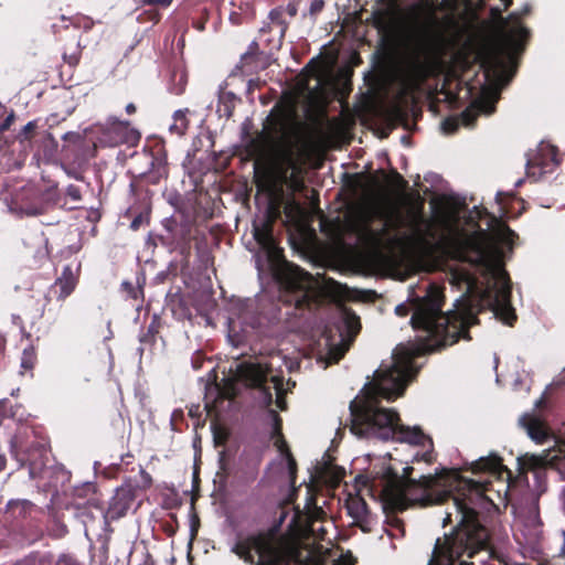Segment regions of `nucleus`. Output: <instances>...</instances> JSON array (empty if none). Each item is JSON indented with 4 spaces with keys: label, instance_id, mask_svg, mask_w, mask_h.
<instances>
[{
    "label": "nucleus",
    "instance_id": "774afa93",
    "mask_svg": "<svg viewBox=\"0 0 565 565\" xmlns=\"http://www.w3.org/2000/svg\"><path fill=\"white\" fill-rule=\"evenodd\" d=\"M295 522H296V515L292 518L291 524H294Z\"/></svg>",
    "mask_w": 565,
    "mask_h": 565
},
{
    "label": "nucleus",
    "instance_id": "393cba45",
    "mask_svg": "<svg viewBox=\"0 0 565 565\" xmlns=\"http://www.w3.org/2000/svg\"><path fill=\"white\" fill-rule=\"evenodd\" d=\"M473 471L497 472L501 468V459L497 455L481 457L472 465Z\"/></svg>",
    "mask_w": 565,
    "mask_h": 565
},
{
    "label": "nucleus",
    "instance_id": "423d86ee",
    "mask_svg": "<svg viewBox=\"0 0 565 565\" xmlns=\"http://www.w3.org/2000/svg\"><path fill=\"white\" fill-rule=\"evenodd\" d=\"M93 132L99 134V142L115 147L121 143H136L140 135L130 127L129 121L119 120L116 117H109L104 124H96L92 128Z\"/></svg>",
    "mask_w": 565,
    "mask_h": 565
},
{
    "label": "nucleus",
    "instance_id": "c9c22d12",
    "mask_svg": "<svg viewBox=\"0 0 565 565\" xmlns=\"http://www.w3.org/2000/svg\"><path fill=\"white\" fill-rule=\"evenodd\" d=\"M14 119V113L11 111L7 117L6 119L0 124V134L4 132L6 130H8L12 124Z\"/></svg>",
    "mask_w": 565,
    "mask_h": 565
},
{
    "label": "nucleus",
    "instance_id": "7c9ffc66",
    "mask_svg": "<svg viewBox=\"0 0 565 565\" xmlns=\"http://www.w3.org/2000/svg\"><path fill=\"white\" fill-rule=\"evenodd\" d=\"M271 382L274 384V388L276 391V403L280 409L285 408V399H284V388H282V379L278 376H271Z\"/></svg>",
    "mask_w": 565,
    "mask_h": 565
},
{
    "label": "nucleus",
    "instance_id": "0eeeda50",
    "mask_svg": "<svg viewBox=\"0 0 565 565\" xmlns=\"http://www.w3.org/2000/svg\"><path fill=\"white\" fill-rule=\"evenodd\" d=\"M372 21L386 41H394L404 32V19L399 8L392 1L372 12Z\"/></svg>",
    "mask_w": 565,
    "mask_h": 565
},
{
    "label": "nucleus",
    "instance_id": "680f3d73",
    "mask_svg": "<svg viewBox=\"0 0 565 565\" xmlns=\"http://www.w3.org/2000/svg\"><path fill=\"white\" fill-rule=\"evenodd\" d=\"M3 348H4V340L0 339V349L3 350Z\"/></svg>",
    "mask_w": 565,
    "mask_h": 565
},
{
    "label": "nucleus",
    "instance_id": "0e129e2a",
    "mask_svg": "<svg viewBox=\"0 0 565 565\" xmlns=\"http://www.w3.org/2000/svg\"><path fill=\"white\" fill-rule=\"evenodd\" d=\"M147 337H148V334H145V335L140 337V342H143Z\"/></svg>",
    "mask_w": 565,
    "mask_h": 565
},
{
    "label": "nucleus",
    "instance_id": "5701e85b",
    "mask_svg": "<svg viewBox=\"0 0 565 565\" xmlns=\"http://www.w3.org/2000/svg\"><path fill=\"white\" fill-rule=\"evenodd\" d=\"M186 83L188 75L183 68L178 67L170 71L167 87L171 94L181 95L185 89Z\"/></svg>",
    "mask_w": 565,
    "mask_h": 565
},
{
    "label": "nucleus",
    "instance_id": "c85d7f7f",
    "mask_svg": "<svg viewBox=\"0 0 565 565\" xmlns=\"http://www.w3.org/2000/svg\"><path fill=\"white\" fill-rule=\"evenodd\" d=\"M385 532L391 537H398L404 535L403 523L399 519L393 516L387 521V527Z\"/></svg>",
    "mask_w": 565,
    "mask_h": 565
},
{
    "label": "nucleus",
    "instance_id": "8fccbe9b",
    "mask_svg": "<svg viewBox=\"0 0 565 565\" xmlns=\"http://www.w3.org/2000/svg\"><path fill=\"white\" fill-rule=\"evenodd\" d=\"M392 220H393V218H390V220H387V221L385 222V227H383V228H382V232H381L382 234H383V232H385V231H386V227H392V228H394V227H393V223L391 222Z\"/></svg>",
    "mask_w": 565,
    "mask_h": 565
},
{
    "label": "nucleus",
    "instance_id": "864d4df0",
    "mask_svg": "<svg viewBox=\"0 0 565 565\" xmlns=\"http://www.w3.org/2000/svg\"><path fill=\"white\" fill-rule=\"evenodd\" d=\"M501 192H498L497 195H495V201L498 204H501L502 203V200H501Z\"/></svg>",
    "mask_w": 565,
    "mask_h": 565
},
{
    "label": "nucleus",
    "instance_id": "39448f33",
    "mask_svg": "<svg viewBox=\"0 0 565 565\" xmlns=\"http://www.w3.org/2000/svg\"><path fill=\"white\" fill-rule=\"evenodd\" d=\"M434 61V50L428 42L417 40L413 43L408 47L404 60L409 81L414 85L423 83L433 72Z\"/></svg>",
    "mask_w": 565,
    "mask_h": 565
},
{
    "label": "nucleus",
    "instance_id": "4d7b16f0",
    "mask_svg": "<svg viewBox=\"0 0 565 565\" xmlns=\"http://www.w3.org/2000/svg\"><path fill=\"white\" fill-rule=\"evenodd\" d=\"M472 289V284L470 281H467V291H470Z\"/></svg>",
    "mask_w": 565,
    "mask_h": 565
},
{
    "label": "nucleus",
    "instance_id": "4be33fe9",
    "mask_svg": "<svg viewBox=\"0 0 565 565\" xmlns=\"http://www.w3.org/2000/svg\"><path fill=\"white\" fill-rule=\"evenodd\" d=\"M349 515L356 522H366L369 510L365 501L360 497H350L347 500Z\"/></svg>",
    "mask_w": 565,
    "mask_h": 565
},
{
    "label": "nucleus",
    "instance_id": "c03bdc74",
    "mask_svg": "<svg viewBox=\"0 0 565 565\" xmlns=\"http://www.w3.org/2000/svg\"><path fill=\"white\" fill-rule=\"evenodd\" d=\"M257 468H258V462H256V463L252 467V469H250V471H249V477H248V478H249L250 480H255V479H256V477H257Z\"/></svg>",
    "mask_w": 565,
    "mask_h": 565
},
{
    "label": "nucleus",
    "instance_id": "13d9d810",
    "mask_svg": "<svg viewBox=\"0 0 565 565\" xmlns=\"http://www.w3.org/2000/svg\"><path fill=\"white\" fill-rule=\"evenodd\" d=\"M492 12H493V15L497 17V15H499L500 10L499 9H492Z\"/></svg>",
    "mask_w": 565,
    "mask_h": 565
},
{
    "label": "nucleus",
    "instance_id": "a18cd8bd",
    "mask_svg": "<svg viewBox=\"0 0 565 565\" xmlns=\"http://www.w3.org/2000/svg\"><path fill=\"white\" fill-rule=\"evenodd\" d=\"M556 385H561L563 383H565V369L563 370V372L559 374V376L555 380L554 382Z\"/></svg>",
    "mask_w": 565,
    "mask_h": 565
},
{
    "label": "nucleus",
    "instance_id": "338daca9",
    "mask_svg": "<svg viewBox=\"0 0 565 565\" xmlns=\"http://www.w3.org/2000/svg\"><path fill=\"white\" fill-rule=\"evenodd\" d=\"M284 519H285V514H282V515L280 516V523L284 521Z\"/></svg>",
    "mask_w": 565,
    "mask_h": 565
},
{
    "label": "nucleus",
    "instance_id": "6ab92c4d",
    "mask_svg": "<svg viewBox=\"0 0 565 565\" xmlns=\"http://www.w3.org/2000/svg\"><path fill=\"white\" fill-rule=\"evenodd\" d=\"M171 232V245L174 250L181 254H186L191 247V235L188 225H175L173 228H168Z\"/></svg>",
    "mask_w": 565,
    "mask_h": 565
},
{
    "label": "nucleus",
    "instance_id": "37998d69",
    "mask_svg": "<svg viewBox=\"0 0 565 565\" xmlns=\"http://www.w3.org/2000/svg\"><path fill=\"white\" fill-rule=\"evenodd\" d=\"M252 551L253 550H248L245 554H243V556H241V558L247 564H254V556Z\"/></svg>",
    "mask_w": 565,
    "mask_h": 565
},
{
    "label": "nucleus",
    "instance_id": "69168bd1",
    "mask_svg": "<svg viewBox=\"0 0 565 565\" xmlns=\"http://www.w3.org/2000/svg\"><path fill=\"white\" fill-rule=\"evenodd\" d=\"M311 501H312V498H308V503H307L306 508L309 509V503H311Z\"/></svg>",
    "mask_w": 565,
    "mask_h": 565
},
{
    "label": "nucleus",
    "instance_id": "79ce46f5",
    "mask_svg": "<svg viewBox=\"0 0 565 565\" xmlns=\"http://www.w3.org/2000/svg\"><path fill=\"white\" fill-rule=\"evenodd\" d=\"M142 223V216L141 215H138L136 216L131 223H130V228L136 231L140 227V224Z\"/></svg>",
    "mask_w": 565,
    "mask_h": 565
},
{
    "label": "nucleus",
    "instance_id": "1a4fd4ad",
    "mask_svg": "<svg viewBox=\"0 0 565 565\" xmlns=\"http://www.w3.org/2000/svg\"><path fill=\"white\" fill-rule=\"evenodd\" d=\"M498 100V96L492 99H480L476 100L470 107L460 114L459 117L447 118L443 122V130L446 134L455 132L460 125L466 127H472L478 115L483 113L486 115L493 114L495 107L494 104Z\"/></svg>",
    "mask_w": 565,
    "mask_h": 565
},
{
    "label": "nucleus",
    "instance_id": "9d476101",
    "mask_svg": "<svg viewBox=\"0 0 565 565\" xmlns=\"http://www.w3.org/2000/svg\"><path fill=\"white\" fill-rule=\"evenodd\" d=\"M268 371L259 363L242 362L237 365V376L247 385L259 390L262 401L266 406L273 402V395L265 386Z\"/></svg>",
    "mask_w": 565,
    "mask_h": 565
},
{
    "label": "nucleus",
    "instance_id": "412c9836",
    "mask_svg": "<svg viewBox=\"0 0 565 565\" xmlns=\"http://www.w3.org/2000/svg\"><path fill=\"white\" fill-rule=\"evenodd\" d=\"M239 98L230 90H221L218 94V102L216 113L220 117L230 118L233 115L236 103Z\"/></svg>",
    "mask_w": 565,
    "mask_h": 565
},
{
    "label": "nucleus",
    "instance_id": "4468645a",
    "mask_svg": "<svg viewBox=\"0 0 565 565\" xmlns=\"http://www.w3.org/2000/svg\"><path fill=\"white\" fill-rule=\"evenodd\" d=\"M13 565H83L74 555L62 553L56 558L47 552H33Z\"/></svg>",
    "mask_w": 565,
    "mask_h": 565
},
{
    "label": "nucleus",
    "instance_id": "f3484780",
    "mask_svg": "<svg viewBox=\"0 0 565 565\" xmlns=\"http://www.w3.org/2000/svg\"><path fill=\"white\" fill-rule=\"evenodd\" d=\"M77 279L71 266H65L61 276L55 280L51 287V291L57 294L58 300L66 299L75 289Z\"/></svg>",
    "mask_w": 565,
    "mask_h": 565
},
{
    "label": "nucleus",
    "instance_id": "e433bc0d",
    "mask_svg": "<svg viewBox=\"0 0 565 565\" xmlns=\"http://www.w3.org/2000/svg\"><path fill=\"white\" fill-rule=\"evenodd\" d=\"M20 505L22 510L26 511L33 507L32 502L29 500H17L10 501L9 507Z\"/></svg>",
    "mask_w": 565,
    "mask_h": 565
},
{
    "label": "nucleus",
    "instance_id": "603ef678",
    "mask_svg": "<svg viewBox=\"0 0 565 565\" xmlns=\"http://www.w3.org/2000/svg\"><path fill=\"white\" fill-rule=\"evenodd\" d=\"M86 518L88 520H84V524H85V527L87 529L88 527V522L94 520V515L93 514H87Z\"/></svg>",
    "mask_w": 565,
    "mask_h": 565
},
{
    "label": "nucleus",
    "instance_id": "c756f323",
    "mask_svg": "<svg viewBox=\"0 0 565 565\" xmlns=\"http://www.w3.org/2000/svg\"><path fill=\"white\" fill-rule=\"evenodd\" d=\"M36 361L35 351L32 347L25 348L21 356V369L32 370Z\"/></svg>",
    "mask_w": 565,
    "mask_h": 565
},
{
    "label": "nucleus",
    "instance_id": "6e6552de",
    "mask_svg": "<svg viewBox=\"0 0 565 565\" xmlns=\"http://www.w3.org/2000/svg\"><path fill=\"white\" fill-rule=\"evenodd\" d=\"M135 487L130 483L118 487L110 499L109 507L105 510L102 505L96 504L100 522L107 525L110 521L122 518L135 500Z\"/></svg>",
    "mask_w": 565,
    "mask_h": 565
},
{
    "label": "nucleus",
    "instance_id": "b1692460",
    "mask_svg": "<svg viewBox=\"0 0 565 565\" xmlns=\"http://www.w3.org/2000/svg\"><path fill=\"white\" fill-rule=\"evenodd\" d=\"M189 109H178L174 111L172 116V124L169 126V131L171 135H175L177 137H182L189 128V120L186 118V114Z\"/></svg>",
    "mask_w": 565,
    "mask_h": 565
},
{
    "label": "nucleus",
    "instance_id": "49530a36",
    "mask_svg": "<svg viewBox=\"0 0 565 565\" xmlns=\"http://www.w3.org/2000/svg\"><path fill=\"white\" fill-rule=\"evenodd\" d=\"M6 466H7V459H6L4 455L0 454V472L2 470H4Z\"/></svg>",
    "mask_w": 565,
    "mask_h": 565
},
{
    "label": "nucleus",
    "instance_id": "4c0bfd02",
    "mask_svg": "<svg viewBox=\"0 0 565 565\" xmlns=\"http://www.w3.org/2000/svg\"><path fill=\"white\" fill-rule=\"evenodd\" d=\"M323 6H324L323 0H312L310 3V13L317 14L318 12H320L322 10Z\"/></svg>",
    "mask_w": 565,
    "mask_h": 565
},
{
    "label": "nucleus",
    "instance_id": "ea45409f",
    "mask_svg": "<svg viewBox=\"0 0 565 565\" xmlns=\"http://www.w3.org/2000/svg\"><path fill=\"white\" fill-rule=\"evenodd\" d=\"M255 60V55L253 53L246 52L242 55L241 62L244 66H247L252 64V62Z\"/></svg>",
    "mask_w": 565,
    "mask_h": 565
},
{
    "label": "nucleus",
    "instance_id": "ddd939ff",
    "mask_svg": "<svg viewBox=\"0 0 565 565\" xmlns=\"http://www.w3.org/2000/svg\"><path fill=\"white\" fill-rule=\"evenodd\" d=\"M267 419L271 423L273 426L271 438L274 439V445L281 455L286 456L289 475L291 481L294 482L296 472V461L292 458L291 454L289 452L287 444L281 435V418L279 417L276 411L268 409Z\"/></svg>",
    "mask_w": 565,
    "mask_h": 565
},
{
    "label": "nucleus",
    "instance_id": "6e6d98bb",
    "mask_svg": "<svg viewBox=\"0 0 565 565\" xmlns=\"http://www.w3.org/2000/svg\"><path fill=\"white\" fill-rule=\"evenodd\" d=\"M523 183V179H519L516 182H515V186L519 188L521 186Z\"/></svg>",
    "mask_w": 565,
    "mask_h": 565
},
{
    "label": "nucleus",
    "instance_id": "09e8293b",
    "mask_svg": "<svg viewBox=\"0 0 565 565\" xmlns=\"http://www.w3.org/2000/svg\"><path fill=\"white\" fill-rule=\"evenodd\" d=\"M34 127H35L34 122H33V121H29V122L24 126L23 130H24L25 132H28V131H30V130L34 129Z\"/></svg>",
    "mask_w": 565,
    "mask_h": 565
},
{
    "label": "nucleus",
    "instance_id": "f704fd0d",
    "mask_svg": "<svg viewBox=\"0 0 565 565\" xmlns=\"http://www.w3.org/2000/svg\"><path fill=\"white\" fill-rule=\"evenodd\" d=\"M63 140L73 143H78L82 141V136L78 132L68 131L63 135Z\"/></svg>",
    "mask_w": 565,
    "mask_h": 565
},
{
    "label": "nucleus",
    "instance_id": "f03ea898",
    "mask_svg": "<svg viewBox=\"0 0 565 565\" xmlns=\"http://www.w3.org/2000/svg\"><path fill=\"white\" fill-rule=\"evenodd\" d=\"M366 486L379 498L384 509L405 510L411 503L430 505L451 502L445 512L443 525L456 523L450 534L437 539L428 565H475L465 559L487 553L489 533L480 524L478 514L493 505L487 497L488 483L462 478L455 470L441 469L418 480L401 477L392 467H382Z\"/></svg>",
    "mask_w": 565,
    "mask_h": 565
},
{
    "label": "nucleus",
    "instance_id": "a19ab883",
    "mask_svg": "<svg viewBox=\"0 0 565 565\" xmlns=\"http://www.w3.org/2000/svg\"><path fill=\"white\" fill-rule=\"evenodd\" d=\"M284 157L288 164L294 163L291 146H287V148L284 150Z\"/></svg>",
    "mask_w": 565,
    "mask_h": 565
},
{
    "label": "nucleus",
    "instance_id": "f8f14e48",
    "mask_svg": "<svg viewBox=\"0 0 565 565\" xmlns=\"http://www.w3.org/2000/svg\"><path fill=\"white\" fill-rule=\"evenodd\" d=\"M559 162L556 148L550 142L541 141L536 153L526 161L527 175H535V172L531 171L533 168L540 169V175L552 172Z\"/></svg>",
    "mask_w": 565,
    "mask_h": 565
},
{
    "label": "nucleus",
    "instance_id": "58836bf2",
    "mask_svg": "<svg viewBox=\"0 0 565 565\" xmlns=\"http://www.w3.org/2000/svg\"><path fill=\"white\" fill-rule=\"evenodd\" d=\"M172 0H142L145 6H156L159 4L161 7H169Z\"/></svg>",
    "mask_w": 565,
    "mask_h": 565
},
{
    "label": "nucleus",
    "instance_id": "a878e982",
    "mask_svg": "<svg viewBox=\"0 0 565 565\" xmlns=\"http://www.w3.org/2000/svg\"><path fill=\"white\" fill-rule=\"evenodd\" d=\"M348 347L349 344L343 342V340H341L340 344H330L327 352L328 364L337 363L340 359H342L348 350Z\"/></svg>",
    "mask_w": 565,
    "mask_h": 565
},
{
    "label": "nucleus",
    "instance_id": "052dcab7",
    "mask_svg": "<svg viewBox=\"0 0 565 565\" xmlns=\"http://www.w3.org/2000/svg\"><path fill=\"white\" fill-rule=\"evenodd\" d=\"M527 12H530V7H529V6H525V7H524V9H523V13L525 14V13H527Z\"/></svg>",
    "mask_w": 565,
    "mask_h": 565
},
{
    "label": "nucleus",
    "instance_id": "5fc2aeb1",
    "mask_svg": "<svg viewBox=\"0 0 565 565\" xmlns=\"http://www.w3.org/2000/svg\"><path fill=\"white\" fill-rule=\"evenodd\" d=\"M90 25H92V21L90 20H86L84 26L86 29H88V28H90Z\"/></svg>",
    "mask_w": 565,
    "mask_h": 565
},
{
    "label": "nucleus",
    "instance_id": "de8ad7c7",
    "mask_svg": "<svg viewBox=\"0 0 565 565\" xmlns=\"http://www.w3.org/2000/svg\"><path fill=\"white\" fill-rule=\"evenodd\" d=\"M126 111L127 114L131 115L136 111V106L132 104V103H129L127 106H126Z\"/></svg>",
    "mask_w": 565,
    "mask_h": 565
},
{
    "label": "nucleus",
    "instance_id": "2eb2a0df",
    "mask_svg": "<svg viewBox=\"0 0 565 565\" xmlns=\"http://www.w3.org/2000/svg\"><path fill=\"white\" fill-rule=\"evenodd\" d=\"M297 14V6L289 2L287 6L274 8L268 14V29L280 38L285 35L290 20Z\"/></svg>",
    "mask_w": 565,
    "mask_h": 565
},
{
    "label": "nucleus",
    "instance_id": "72a5a7b5",
    "mask_svg": "<svg viewBox=\"0 0 565 565\" xmlns=\"http://www.w3.org/2000/svg\"><path fill=\"white\" fill-rule=\"evenodd\" d=\"M490 62L492 63V67H493L492 71H493V73H498V77L501 81L502 72L505 68L504 63L502 61H500L498 57H493Z\"/></svg>",
    "mask_w": 565,
    "mask_h": 565
},
{
    "label": "nucleus",
    "instance_id": "bf43d9fd",
    "mask_svg": "<svg viewBox=\"0 0 565 565\" xmlns=\"http://www.w3.org/2000/svg\"><path fill=\"white\" fill-rule=\"evenodd\" d=\"M29 215H36L38 214V210H32V211H29L28 212Z\"/></svg>",
    "mask_w": 565,
    "mask_h": 565
},
{
    "label": "nucleus",
    "instance_id": "a211bd4d",
    "mask_svg": "<svg viewBox=\"0 0 565 565\" xmlns=\"http://www.w3.org/2000/svg\"><path fill=\"white\" fill-rule=\"evenodd\" d=\"M520 425L526 430L527 436L537 444L544 443L547 431L543 423L535 416L525 414L520 418Z\"/></svg>",
    "mask_w": 565,
    "mask_h": 565
},
{
    "label": "nucleus",
    "instance_id": "cd10ccee",
    "mask_svg": "<svg viewBox=\"0 0 565 565\" xmlns=\"http://www.w3.org/2000/svg\"><path fill=\"white\" fill-rule=\"evenodd\" d=\"M519 462L524 470H536L543 467V459L537 456H525L522 458H519Z\"/></svg>",
    "mask_w": 565,
    "mask_h": 565
},
{
    "label": "nucleus",
    "instance_id": "7ed1b4c3",
    "mask_svg": "<svg viewBox=\"0 0 565 565\" xmlns=\"http://www.w3.org/2000/svg\"><path fill=\"white\" fill-rule=\"evenodd\" d=\"M253 235L259 245V250L254 255L258 277L263 279L268 276L273 279L278 290V300H267L266 295H260L256 299L238 300L234 305L228 318V338L235 345L246 338L247 328L256 330L279 321L284 315L280 305L294 307L295 310L303 309L310 307L317 296L312 276L284 258L269 224L255 225ZM294 313L287 310L285 316Z\"/></svg>",
    "mask_w": 565,
    "mask_h": 565
},
{
    "label": "nucleus",
    "instance_id": "9b49d317",
    "mask_svg": "<svg viewBox=\"0 0 565 565\" xmlns=\"http://www.w3.org/2000/svg\"><path fill=\"white\" fill-rule=\"evenodd\" d=\"M394 230L405 228L413 237L422 238L430 231V222L425 217L422 206H411L404 215H396Z\"/></svg>",
    "mask_w": 565,
    "mask_h": 565
},
{
    "label": "nucleus",
    "instance_id": "dca6fc26",
    "mask_svg": "<svg viewBox=\"0 0 565 565\" xmlns=\"http://www.w3.org/2000/svg\"><path fill=\"white\" fill-rule=\"evenodd\" d=\"M500 20L503 36L509 45L518 46L519 42L527 36L529 30L519 22L516 13L510 14L508 20L502 18Z\"/></svg>",
    "mask_w": 565,
    "mask_h": 565
},
{
    "label": "nucleus",
    "instance_id": "bb28decb",
    "mask_svg": "<svg viewBox=\"0 0 565 565\" xmlns=\"http://www.w3.org/2000/svg\"><path fill=\"white\" fill-rule=\"evenodd\" d=\"M342 321L349 334L355 335L359 332L361 327L360 320L353 312L344 310L342 312Z\"/></svg>",
    "mask_w": 565,
    "mask_h": 565
},
{
    "label": "nucleus",
    "instance_id": "2f4dec72",
    "mask_svg": "<svg viewBox=\"0 0 565 565\" xmlns=\"http://www.w3.org/2000/svg\"><path fill=\"white\" fill-rule=\"evenodd\" d=\"M62 169L67 174V177L75 179L77 181H82V182L85 181L84 174L81 171H78L77 169L70 167L67 164H62Z\"/></svg>",
    "mask_w": 565,
    "mask_h": 565
},
{
    "label": "nucleus",
    "instance_id": "20e7f679",
    "mask_svg": "<svg viewBox=\"0 0 565 565\" xmlns=\"http://www.w3.org/2000/svg\"><path fill=\"white\" fill-rule=\"evenodd\" d=\"M248 550L259 554L257 565H354L351 554H341L337 558H322L311 551H301L296 545L276 546L263 533L250 534L236 542L231 551L239 558Z\"/></svg>",
    "mask_w": 565,
    "mask_h": 565
},
{
    "label": "nucleus",
    "instance_id": "473e14b6",
    "mask_svg": "<svg viewBox=\"0 0 565 565\" xmlns=\"http://www.w3.org/2000/svg\"><path fill=\"white\" fill-rule=\"evenodd\" d=\"M66 195L74 202H79L82 200V192L78 186L74 184H70L66 186Z\"/></svg>",
    "mask_w": 565,
    "mask_h": 565
},
{
    "label": "nucleus",
    "instance_id": "3c124183",
    "mask_svg": "<svg viewBox=\"0 0 565 565\" xmlns=\"http://www.w3.org/2000/svg\"><path fill=\"white\" fill-rule=\"evenodd\" d=\"M392 220H393V218H390V220H387V221L385 222V227H383V228H382V232H381L382 234H383V232H385V231H386V227H392V228H394V227H393V223L391 222Z\"/></svg>",
    "mask_w": 565,
    "mask_h": 565
},
{
    "label": "nucleus",
    "instance_id": "f257e3e1",
    "mask_svg": "<svg viewBox=\"0 0 565 565\" xmlns=\"http://www.w3.org/2000/svg\"><path fill=\"white\" fill-rule=\"evenodd\" d=\"M466 225L456 214H446L440 226L446 243L460 257L481 267L492 282L478 295L459 298L454 310L444 312V295L433 284L409 287L405 302L395 307V313L405 317L412 312L411 324L416 332L417 345L412 350L397 348L388 361H383L350 405V430L358 438L393 440L418 446L416 461L430 462L433 440L418 426H405L393 408L380 405L403 395L415 374L413 355L433 352L456 343L460 338L469 340L468 328L477 322V313L489 309L497 319L512 326L516 316L511 306V281L503 268L507 252H511L515 233L486 209L475 206Z\"/></svg>",
    "mask_w": 565,
    "mask_h": 565
},
{
    "label": "nucleus",
    "instance_id": "aec40b11",
    "mask_svg": "<svg viewBox=\"0 0 565 565\" xmlns=\"http://www.w3.org/2000/svg\"><path fill=\"white\" fill-rule=\"evenodd\" d=\"M352 230L358 239L364 245H375L382 237V233L373 230L365 220H360L352 224Z\"/></svg>",
    "mask_w": 565,
    "mask_h": 565
},
{
    "label": "nucleus",
    "instance_id": "e2e57ef3",
    "mask_svg": "<svg viewBox=\"0 0 565 565\" xmlns=\"http://www.w3.org/2000/svg\"><path fill=\"white\" fill-rule=\"evenodd\" d=\"M18 392H19V388L13 390V391H12V393H11V395H12V396H15Z\"/></svg>",
    "mask_w": 565,
    "mask_h": 565
}]
</instances>
